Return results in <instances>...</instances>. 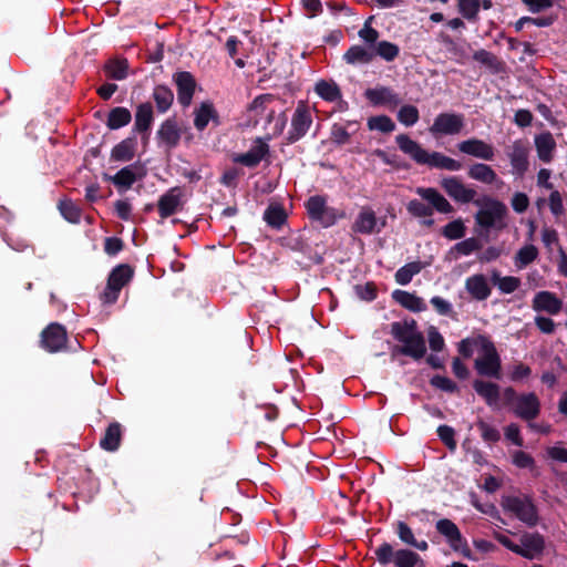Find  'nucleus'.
<instances>
[{"label": "nucleus", "instance_id": "obj_18", "mask_svg": "<svg viewBox=\"0 0 567 567\" xmlns=\"http://www.w3.org/2000/svg\"><path fill=\"white\" fill-rule=\"evenodd\" d=\"M270 153L269 145L266 141L258 137L255 141V144L249 148L248 152L238 154L234 157V162L241 164L246 167L252 168L259 165V163L268 156Z\"/></svg>", "mask_w": 567, "mask_h": 567}, {"label": "nucleus", "instance_id": "obj_7", "mask_svg": "<svg viewBox=\"0 0 567 567\" xmlns=\"http://www.w3.org/2000/svg\"><path fill=\"white\" fill-rule=\"evenodd\" d=\"M502 506L529 527L538 524V509L530 496H505L502 499Z\"/></svg>", "mask_w": 567, "mask_h": 567}, {"label": "nucleus", "instance_id": "obj_28", "mask_svg": "<svg viewBox=\"0 0 567 567\" xmlns=\"http://www.w3.org/2000/svg\"><path fill=\"white\" fill-rule=\"evenodd\" d=\"M137 138L132 134L116 144L111 152V158L117 162H128L136 153Z\"/></svg>", "mask_w": 567, "mask_h": 567}, {"label": "nucleus", "instance_id": "obj_32", "mask_svg": "<svg viewBox=\"0 0 567 567\" xmlns=\"http://www.w3.org/2000/svg\"><path fill=\"white\" fill-rule=\"evenodd\" d=\"M467 177L487 185L498 182L497 174L492 166L484 163L472 164L467 169Z\"/></svg>", "mask_w": 567, "mask_h": 567}, {"label": "nucleus", "instance_id": "obj_31", "mask_svg": "<svg viewBox=\"0 0 567 567\" xmlns=\"http://www.w3.org/2000/svg\"><path fill=\"white\" fill-rule=\"evenodd\" d=\"M392 298L403 308L413 311L421 312L426 309V305L423 299L417 297L415 293L396 289L392 292Z\"/></svg>", "mask_w": 567, "mask_h": 567}, {"label": "nucleus", "instance_id": "obj_49", "mask_svg": "<svg viewBox=\"0 0 567 567\" xmlns=\"http://www.w3.org/2000/svg\"><path fill=\"white\" fill-rule=\"evenodd\" d=\"M458 12L468 21H476L481 8V0H458Z\"/></svg>", "mask_w": 567, "mask_h": 567}, {"label": "nucleus", "instance_id": "obj_38", "mask_svg": "<svg viewBox=\"0 0 567 567\" xmlns=\"http://www.w3.org/2000/svg\"><path fill=\"white\" fill-rule=\"evenodd\" d=\"M131 121L132 114L128 109L115 106L107 114L106 126L110 130H118L130 124Z\"/></svg>", "mask_w": 567, "mask_h": 567}, {"label": "nucleus", "instance_id": "obj_44", "mask_svg": "<svg viewBox=\"0 0 567 567\" xmlns=\"http://www.w3.org/2000/svg\"><path fill=\"white\" fill-rule=\"evenodd\" d=\"M128 63L126 59L110 60L104 65L107 78L116 81L124 80L127 76Z\"/></svg>", "mask_w": 567, "mask_h": 567}, {"label": "nucleus", "instance_id": "obj_33", "mask_svg": "<svg viewBox=\"0 0 567 567\" xmlns=\"http://www.w3.org/2000/svg\"><path fill=\"white\" fill-rule=\"evenodd\" d=\"M122 441V425L118 422H112L106 427L103 437L100 441L102 450L115 452L118 450Z\"/></svg>", "mask_w": 567, "mask_h": 567}, {"label": "nucleus", "instance_id": "obj_3", "mask_svg": "<svg viewBox=\"0 0 567 567\" xmlns=\"http://www.w3.org/2000/svg\"><path fill=\"white\" fill-rule=\"evenodd\" d=\"M395 143L401 152L409 155L419 165H427L431 168L446 169L451 172H456L462 168L461 162L445 156L440 152L429 153L408 134L402 133L396 135Z\"/></svg>", "mask_w": 567, "mask_h": 567}, {"label": "nucleus", "instance_id": "obj_48", "mask_svg": "<svg viewBox=\"0 0 567 567\" xmlns=\"http://www.w3.org/2000/svg\"><path fill=\"white\" fill-rule=\"evenodd\" d=\"M396 117L401 124L405 126H413L420 120V112L416 106L405 104L400 107Z\"/></svg>", "mask_w": 567, "mask_h": 567}, {"label": "nucleus", "instance_id": "obj_10", "mask_svg": "<svg viewBox=\"0 0 567 567\" xmlns=\"http://www.w3.org/2000/svg\"><path fill=\"white\" fill-rule=\"evenodd\" d=\"M441 188L445 194L458 204L473 203L476 206L482 205L481 199H475L477 193L473 187L466 186L457 176L443 177L440 181Z\"/></svg>", "mask_w": 567, "mask_h": 567}, {"label": "nucleus", "instance_id": "obj_23", "mask_svg": "<svg viewBox=\"0 0 567 567\" xmlns=\"http://www.w3.org/2000/svg\"><path fill=\"white\" fill-rule=\"evenodd\" d=\"M138 166L136 164L125 166L121 168L115 175L104 174L103 178L107 182L113 183L117 188L128 189L132 185L144 174H137Z\"/></svg>", "mask_w": 567, "mask_h": 567}, {"label": "nucleus", "instance_id": "obj_8", "mask_svg": "<svg viewBox=\"0 0 567 567\" xmlns=\"http://www.w3.org/2000/svg\"><path fill=\"white\" fill-rule=\"evenodd\" d=\"M133 276L134 269L128 264H120L114 267L107 277L106 287L101 295L103 303H115L121 290L133 279Z\"/></svg>", "mask_w": 567, "mask_h": 567}, {"label": "nucleus", "instance_id": "obj_42", "mask_svg": "<svg viewBox=\"0 0 567 567\" xmlns=\"http://www.w3.org/2000/svg\"><path fill=\"white\" fill-rule=\"evenodd\" d=\"M264 220L268 226L280 229L287 221V213L281 205H269L264 213Z\"/></svg>", "mask_w": 567, "mask_h": 567}, {"label": "nucleus", "instance_id": "obj_12", "mask_svg": "<svg viewBox=\"0 0 567 567\" xmlns=\"http://www.w3.org/2000/svg\"><path fill=\"white\" fill-rule=\"evenodd\" d=\"M66 329L59 322H51L40 334V347L50 353L64 350L66 348Z\"/></svg>", "mask_w": 567, "mask_h": 567}, {"label": "nucleus", "instance_id": "obj_60", "mask_svg": "<svg viewBox=\"0 0 567 567\" xmlns=\"http://www.w3.org/2000/svg\"><path fill=\"white\" fill-rule=\"evenodd\" d=\"M395 533L399 537V539L404 543L405 545H411L413 544L414 539H415V536L411 529V527L405 523V522H402V520H398L395 523Z\"/></svg>", "mask_w": 567, "mask_h": 567}, {"label": "nucleus", "instance_id": "obj_30", "mask_svg": "<svg viewBox=\"0 0 567 567\" xmlns=\"http://www.w3.org/2000/svg\"><path fill=\"white\" fill-rule=\"evenodd\" d=\"M343 61L350 65L369 64L373 61L372 49L360 44L351 45L342 55Z\"/></svg>", "mask_w": 567, "mask_h": 567}, {"label": "nucleus", "instance_id": "obj_47", "mask_svg": "<svg viewBox=\"0 0 567 567\" xmlns=\"http://www.w3.org/2000/svg\"><path fill=\"white\" fill-rule=\"evenodd\" d=\"M466 226L462 218L454 219L447 223L441 229V235L450 240H457L465 236Z\"/></svg>", "mask_w": 567, "mask_h": 567}, {"label": "nucleus", "instance_id": "obj_13", "mask_svg": "<svg viewBox=\"0 0 567 567\" xmlns=\"http://www.w3.org/2000/svg\"><path fill=\"white\" fill-rule=\"evenodd\" d=\"M311 124V113L308 106L303 102H300L291 117V126L286 137L287 144H295L301 140L309 131Z\"/></svg>", "mask_w": 567, "mask_h": 567}, {"label": "nucleus", "instance_id": "obj_50", "mask_svg": "<svg viewBox=\"0 0 567 567\" xmlns=\"http://www.w3.org/2000/svg\"><path fill=\"white\" fill-rule=\"evenodd\" d=\"M373 20V17H370L368 20H365L363 27L359 30L358 35L359 38L365 43L367 47L373 48L379 41L380 32L371 27V22Z\"/></svg>", "mask_w": 567, "mask_h": 567}, {"label": "nucleus", "instance_id": "obj_39", "mask_svg": "<svg viewBox=\"0 0 567 567\" xmlns=\"http://www.w3.org/2000/svg\"><path fill=\"white\" fill-rule=\"evenodd\" d=\"M425 267V264L422 261H411L402 266L394 274L395 282L401 286H406L411 282L412 278L420 274L422 269Z\"/></svg>", "mask_w": 567, "mask_h": 567}, {"label": "nucleus", "instance_id": "obj_43", "mask_svg": "<svg viewBox=\"0 0 567 567\" xmlns=\"http://www.w3.org/2000/svg\"><path fill=\"white\" fill-rule=\"evenodd\" d=\"M58 208L65 220L72 224H79L81 220L82 210L70 198L60 199Z\"/></svg>", "mask_w": 567, "mask_h": 567}, {"label": "nucleus", "instance_id": "obj_35", "mask_svg": "<svg viewBox=\"0 0 567 567\" xmlns=\"http://www.w3.org/2000/svg\"><path fill=\"white\" fill-rule=\"evenodd\" d=\"M377 216L371 208H362L355 218L352 229L359 234H372L375 230Z\"/></svg>", "mask_w": 567, "mask_h": 567}, {"label": "nucleus", "instance_id": "obj_34", "mask_svg": "<svg viewBox=\"0 0 567 567\" xmlns=\"http://www.w3.org/2000/svg\"><path fill=\"white\" fill-rule=\"evenodd\" d=\"M535 146L539 159L544 163H549L553 159V152L556 147V142L549 132L542 133L535 137Z\"/></svg>", "mask_w": 567, "mask_h": 567}, {"label": "nucleus", "instance_id": "obj_64", "mask_svg": "<svg viewBox=\"0 0 567 567\" xmlns=\"http://www.w3.org/2000/svg\"><path fill=\"white\" fill-rule=\"evenodd\" d=\"M520 284L522 281L518 277L505 276L503 277L497 288L502 293L509 295L516 291L519 288Z\"/></svg>", "mask_w": 567, "mask_h": 567}, {"label": "nucleus", "instance_id": "obj_59", "mask_svg": "<svg viewBox=\"0 0 567 567\" xmlns=\"http://www.w3.org/2000/svg\"><path fill=\"white\" fill-rule=\"evenodd\" d=\"M473 59L476 62H480L491 69L497 70V65L499 64L497 58L489 51L484 49L477 50L473 54Z\"/></svg>", "mask_w": 567, "mask_h": 567}, {"label": "nucleus", "instance_id": "obj_17", "mask_svg": "<svg viewBox=\"0 0 567 567\" xmlns=\"http://www.w3.org/2000/svg\"><path fill=\"white\" fill-rule=\"evenodd\" d=\"M457 148L463 154L471 155L483 161H492L495 156L493 145L476 137L460 142L457 144Z\"/></svg>", "mask_w": 567, "mask_h": 567}, {"label": "nucleus", "instance_id": "obj_5", "mask_svg": "<svg viewBox=\"0 0 567 567\" xmlns=\"http://www.w3.org/2000/svg\"><path fill=\"white\" fill-rule=\"evenodd\" d=\"M374 555L380 565L393 564L394 567H425L422 557L408 548L394 549L392 544L383 542L374 549Z\"/></svg>", "mask_w": 567, "mask_h": 567}, {"label": "nucleus", "instance_id": "obj_9", "mask_svg": "<svg viewBox=\"0 0 567 567\" xmlns=\"http://www.w3.org/2000/svg\"><path fill=\"white\" fill-rule=\"evenodd\" d=\"M481 208L474 216L476 225L485 229H491L497 226V221H502L507 215L506 205L495 198L484 196L482 199Z\"/></svg>", "mask_w": 567, "mask_h": 567}, {"label": "nucleus", "instance_id": "obj_53", "mask_svg": "<svg viewBox=\"0 0 567 567\" xmlns=\"http://www.w3.org/2000/svg\"><path fill=\"white\" fill-rule=\"evenodd\" d=\"M441 42L444 44L446 51L452 54L456 62H463V59L465 58V50L463 47L457 44L451 35L442 33Z\"/></svg>", "mask_w": 567, "mask_h": 567}, {"label": "nucleus", "instance_id": "obj_24", "mask_svg": "<svg viewBox=\"0 0 567 567\" xmlns=\"http://www.w3.org/2000/svg\"><path fill=\"white\" fill-rule=\"evenodd\" d=\"M465 289L477 301L486 300L492 293V289L483 274H476L466 278Z\"/></svg>", "mask_w": 567, "mask_h": 567}, {"label": "nucleus", "instance_id": "obj_19", "mask_svg": "<svg viewBox=\"0 0 567 567\" xmlns=\"http://www.w3.org/2000/svg\"><path fill=\"white\" fill-rule=\"evenodd\" d=\"M364 95L369 102L375 106L382 105L389 109H395L401 103L399 94L389 86L368 89Z\"/></svg>", "mask_w": 567, "mask_h": 567}, {"label": "nucleus", "instance_id": "obj_62", "mask_svg": "<svg viewBox=\"0 0 567 567\" xmlns=\"http://www.w3.org/2000/svg\"><path fill=\"white\" fill-rule=\"evenodd\" d=\"M512 457L513 464L518 468H533L535 466L534 457L524 451H515Z\"/></svg>", "mask_w": 567, "mask_h": 567}, {"label": "nucleus", "instance_id": "obj_21", "mask_svg": "<svg viewBox=\"0 0 567 567\" xmlns=\"http://www.w3.org/2000/svg\"><path fill=\"white\" fill-rule=\"evenodd\" d=\"M508 158L513 167L514 174L522 177L527 172L528 162V148L522 141H515L512 151L508 152Z\"/></svg>", "mask_w": 567, "mask_h": 567}, {"label": "nucleus", "instance_id": "obj_22", "mask_svg": "<svg viewBox=\"0 0 567 567\" xmlns=\"http://www.w3.org/2000/svg\"><path fill=\"white\" fill-rule=\"evenodd\" d=\"M157 138L164 143L168 148H175L181 141L182 131L178 127L177 121L175 117L166 118L159 126L157 133Z\"/></svg>", "mask_w": 567, "mask_h": 567}, {"label": "nucleus", "instance_id": "obj_56", "mask_svg": "<svg viewBox=\"0 0 567 567\" xmlns=\"http://www.w3.org/2000/svg\"><path fill=\"white\" fill-rule=\"evenodd\" d=\"M436 433L449 450L454 451L456 449L455 431L452 426L442 424L437 427Z\"/></svg>", "mask_w": 567, "mask_h": 567}, {"label": "nucleus", "instance_id": "obj_55", "mask_svg": "<svg viewBox=\"0 0 567 567\" xmlns=\"http://www.w3.org/2000/svg\"><path fill=\"white\" fill-rule=\"evenodd\" d=\"M482 247H483V244H482L481 239H478L476 237H471V238H466V239L455 244L453 249L455 251H457L460 255L468 256L472 252L482 249Z\"/></svg>", "mask_w": 567, "mask_h": 567}, {"label": "nucleus", "instance_id": "obj_6", "mask_svg": "<svg viewBox=\"0 0 567 567\" xmlns=\"http://www.w3.org/2000/svg\"><path fill=\"white\" fill-rule=\"evenodd\" d=\"M480 348L483 355L475 360V370L482 377L499 380L502 378V360L495 344L487 337L480 334Z\"/></svg>", "mask_w": 567, "mask_h": 567}, {"label": "nucleus", "instance_id": "obj_16", "mask_svg": "<svg viewBox=\"0 0 567 567\" xmlns=\"http://www.w3.org/2000/svg\"><path fill=\"white\" fill-rule=\"evenodd\" d=\"M173 81L177 89L178 103L187 107L190 105L196 90V80L188 71H179L173 75Z\"/></svg>", "mask_w": 567, "mask_h": 567}, {"label": "nucleus", "instance_id": "obj_14", "mask_svg": "<svg viewBox=\"0 0 567 567\" xmlns=\"http://www.w3.org/2000/svg\"><path fill=\"white\" fill-rule=\"evenodd\" d=\"M464 127V115L458 113H440L429 131L432 135H456Z\"/></svg>", "mask_w": 567, "mask_h": 567}, {"label": "nucleus", "instance_id": "obj_40", "mask_svg": "<svg viewBox=\"0 0 567 567\" xmlns=\"http://www.w3.org/2000/svg\"><path fill=\"white\" fill-rule=\"evenodd\" d=\"M371 49L373 60L379 56L385 62H393L400 54L399 45L386 40L379 41Z\"/></svg>", "mask_w": 567, "mask_h": 567}, {"label": "nucleus", "instance_id": "obj_4", "mask_svg": "<svg viewBox=\"0 0 567 567\" xmlns=\"http://www.w3.org/2000/svg\"><path fill=\"white\" fill-rule=\"evenodd\" d=\"M504 404L520 420L530 422L540 413V401L534 392L518 394L512 386L503 391Z\"/></svg>", "mask_w": 567, "mask_h": 567}, {"label": "nucleus", "instance_id": "obj_27", "mask_svg": "<svg viewBox=\"0 0 567 567\" xmlns=\"http://www.w3.org/2000/svg\"><path fill=\"white\" fill-rule=\"evenodd\" d=\"M435 527L446 538L453 550H461L463 536L454 522L449 518H442L436 522Z\"/></svg>", "mask_w": 567, "mask_h": 567}, {"label": "nucleus", "instance_id": "obj_51", "mask_svg": "<svg viewBox=\"0 0 567 567\" xmlns=\"http://www.w3.org/2000/svg\"><path fill=\"white\" fill-rule=\"evenodd\" d=\"M368 127L382 133H391L395 130V123L388 115H378L368 120Z\"/></svg>", "mask_w": 567, "mask_h": 567}, {"label": "nucleus", "instance_id": "obj_45", "mask_svg": "<svg viewBox=\"0 0 567 567\" xmlns=\"http://www.w3.org/2000/svg\"><path fill=\"white\" fill-rule=\"evenodd\" d=\"M212 107L213 103L210 101H205L195 109L194 126L197 131L203 132L207 127L209 117H212Z\"/></svg>", "mask_w": 567, "mask_h": 567}, {"label": "nucleus", "instance_id": "obj_52", "mask_svg": "<svg viewBox=\"0 0 567 567\" xmlns=\"http://www.w3.org/2000/svg\"><path fill=\"white\" fill-rule=\"evenodd\" d=\"M476 426L481 432V437L484 442L488 444H494L501 440L499 431L496 427L486 423L484 420L478 419L476 421Z\"/></svg>", "mask_w": 567, "mask_h": 567}, {"label": "nucleus", "instance_id": "obj_57", "mask_svg": "<svg viewBox=\"0 0 567 567\" xmlns=\"http://www.w3.org/2000/svg\"><path fill=\"white\" fill-rule=\"evenodd\" d=\"M357 296L364 301H373L378 297V289L374 282L369 281L364 285L354 287Z\"/></svg>", "mask_w": 567, "mask_h": 567}, {"label": "nucleus", "instance_id": "obj_15", "mask_svg": "<svg viewBox=\"0 0 567 567\" xmlns=\"http://www.w3.org/2000/svg\"><path fill=\"white\" fill-rule=\"evenodd\" d=\"M183 190L175 186L169 188L157 200V210L162 219H166L183 208Z\"/></svg>", "mask_w": 567, "mask_h": 567}, {"label": "nucleus", "instance_id": "obj_58", "mask_svg": "<svg viewBox=\"0 0 567 567\" xmlns=\"http://www.w3.org/2000/svg\"><path fill=\"white\" fill-rule=\"evenodd\" d=\"M480 347V336L462 339L457 344V351L464 359H470L474 353V347Z\"/></svg>", "mask_w": 567, "mask_h": 567}, {"label": "nucleus", "instance_id": "obj_29", "mask_svg": "<svg viewBox=\"0 0 567 567\" xmlns=\"http://www.w3.org/2000/svg\"><path fill=\"white\" fill-rule=\"evenodd\" d=\"M473 389L485 400L488 406L497 404L501 395V388L497 383L477 379L473 382Z\"/></svg>", "mask_w": 567, "mask_h": 567}, {"label": "nucleus", "instance_id": "obj_63", "mask_svg": "<svg viewBox=\"0 0 567 567\" xmlns=\"http://www.w3.org/2000/svg\"><path fill=\"white\" fill-rule=\"evenodd\" d=\"M435 311L441 316L452 317L454 315L452 305L440 296H434L430 300Z\"/></svg>", "mask_w": 567, "mask_h": 567}, {"label": "nucleus", "instance_id": "obj_25", "mask_svg": "<svg viewBox=\"0 0 567 567\" xmlns=\"http://www.w3.org/2000/svg\"><path fill=\"white\" fill-rule=\"evenodd\" d=\"M563 308V301L550 291H539L533 299L535 311H546L549 315H557Z\"/></svg>", "mask_w": 567, "mask_h": 567}, {"label": "nucleus", "instance_id": "obj_37", "mask_svg": "<svg viewBox=\"0 0 567 567\" xmlns=\"http://www.w3.org/2000/svg\"><path fill=\"white\" fill-rule=\"evenodd\" d=\"M315 92L327 102L341 100L342 93L334 81L320 80L315 85Z\"/></svg>", "mask_w": 567, "mask_h": 567}, {"label": "nucleus", "instance_id": "obj_54", "mask_svg": "<svg viewBox=\"0 0 567 567\" xmlns=\"http://www.w3.org/2000/svg\"><path fill=\"white\" fill-rule=\"evenodd\" d=\"M430 384L435 389L451 394L460 391L458 385L453 380L440 374L433 375L430 379Z\"/></svg>", "mask_w": 567, "mask_h": 567}, {"label": "nucleus", "instance_id": "obj_36", "mask_svg": "<svg viewBox=\"0 0 567 567\" xmlns=\"http://www.w3.org/2000/svg\"><path fill=\"white\" fill-rule=\"evenodd\" d=\"M152 97L155 102L157 112L162 114L166 113L174 102L173 91L164 84H158L154 87Z\"/></svg>", "mask_w": 567, "mask_h": 567}, {"label": "nucleus", "instance_id": "obj_20", "mask_svg": "<svg viewBox=\"0 0 567 567\" xmlns=\"http://www.w3.org/2000/svg\"><path fill=\"white\" fill-rule=\"evenodd\" d=\"M519 546V556L526 559H534L536 556L543 554L545 549V539L539 533H524L520 537Z\"/></svg>", "mask_w": 567, "mask_h": 567}, {"label": "nucleus", "instance_id": "obj_26", "mask_svg": "<svg viewBox=\"0 0 567 567\" xmlns=\"http://www.w3.org/2000/svg\"><path fill=\"white\" fill-rule=\"evenodd\" d=\"M154 121V111L151 102H144L136 106L133 133L146 135L151 131Z\"/></svg>", "mask_w": 567, "mask_h": 567}, {"label": "nucleus", "instance_id": "obj_11", "mask_svg": "<svg viewBox=\"0 0 567 567\" xmlns=\"http://www.w3.org/2000/svg\"><path fill=\"white\" fill-rule=\"evenodd\" d=\"M305 207L309 218L319 223L322 227H330L337 221V212L333 207L327 206L324 196H310L307 199Z\"/></svg>", "mask_w": 567, "mask_h": 567}, {"label": "nucleus", "instance_id": "obj_41", "mask_svg": "<svg viewBox=\"0 0 567 567\" xmlns=\"http://www.w3.org/2000/svg\"><path fill=\"white\" fill-rule=\"evenodd\" d=\"M275 99V95L270 93L259 94L248 104L247 113H254V120L250 117V121H252L254 126H256L259 122L258 116L264 114L268 104L274 102Z\"/></svg>", "mask_w": 567, "mask_h": 567}, {"label": "nucleus", "instance_id": "obj_1", "mask_svg": "<svg viewBox=\"0 0 567 567\" xmlns=\"http://www.w3.org/2000/svg\"><path fill=\"white\" fill-rule=\"evenodd\" d=\"M415 193L421 199H411L406 204V212L410 216L420 219V225L431 228L435 221L432 218L434 212L450 215L455 213L453 205L433 187H417Z\"/></svg>", "mask_w": 567, "mask_h": 567}, {"label": "nucleus", "instance_id": "obj_61", "mask_svg": "<svg viewBox=\"0 0 567 567\" xmlns=\"http://www.w3.org/2000/svg\"><path fill=\"white\" fill-rule=\"evenodd\" d=\"M427 339H429L430 349L432 351L440 352L444 349L445 341H444L443 336L437 330V328L430 327V329L427 331Z\"/></svg>", "mask_w": 567, "mask_h": 567}, {"label": "nucleus", "instance_id": "obj_2", "mask_svg": "<svg viewBox=\"0 0 567 567\" xmlns=\"http://www.w3.org/2000/svg\"><path fill=\"white\" fill-rule=\"evenodd\" d=\"M390 328L391 336L403 343L402 347L396 346L393 352L411 357L414 360H420L425 355V339L423 333L419 331L417 322L414 319L394 321L390 324Z\"/></svg>", "mask_w": 567, "mask_h": 567}, {"label": "nucleus", "instance_id": "obj_46", "mask_svg": "<svg viewBox=\"0 0 567 567\" xmlns=\"http://www.w3.org/2000/svg\"><path fill=\"white\" fill-rule=\"evenodd\" d=\"M539 252L536 246L534 245H525L522 247L515 255L514 262L515 266L519 269L528 266L533 261H535L538 257Z\"/></svg>", "mask_w": 567, "mask_h": 567}]
</instances>
